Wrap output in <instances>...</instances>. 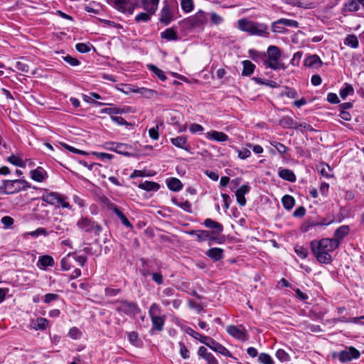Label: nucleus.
<instances>
[{
  "mask_svg": "<svg viewBox=\"0 0 364 364\" xmlns=\"http://www.w3.org/2000/svg\"><path fill=\"white\" fill-rule=\"evenodd\" d=\"M338 247V242L329 238H323L319 241L311 242V248L318 261L323 264H329L331 261L330 252Z\"/></svg>",
  "mask_w": 364,
  "mask_h": 364,
  "instance_id": "1",
  "label": "nucleus"
},
{
  "mask_svg": "<svg viewBox=\"0 0 364 364\" xmlns=\"http://www.w3.org/2000/svg\"><path fill=\"white\" fill-rule=\"evenodd\" d=\"M238 28L251 36L267 38L269 36L268 26L243 18L237 21Z\"/></svg>",
  "mask_w": 364,
  "mask_h": 364,
  "instance_id": "2",
  "label": "nucleus"
},
{
  "mask_svg": "<svg viewBox=\"0 0 364 364\" xmlns=\"http://www.w3.org/2000/svg\"><path fill=\"white\" fill-rule=\"evenodd\" d=\"M282 53L280 49L276 46H270L267 50V59L264 63L267 68L274 70H283L287 68L284 63L279 61Z\"/></svg>",
  "mask_w": 364,
  "mask_h": 364,
  "instance_id": "3",
  "label": "nucleus"
},
{
  "mask_svg": "<svg viewBox=\"0 0 364 364\" xmlns=\"http://www.w3.org/2000/svg\"><path fill=\"white\" fill-rule=\"evenodd\" d=\"M28 188H30V185L25 180H4L0 186V194H14Z\"/></svg>",
  "mask_w": 364,
  "mask_h": 364,
  "instance_id": "4",
  "label": "nucleus"
},
{
  "mask_svg": "<svg viewBox=\"0 0 364 364\" xmlns=\"http://www.w3.org/2000/svg\"><path fill=\"white\" fill-rule=\"evenodd\" d=\"M183 22L191 28L202 31L208 22L207 14L203 10H199L195 14L184 19Z\"/></svg>",
  "mask_w": 364,
  "mask_h": 364,
  "instance_id": "5",
  "label": "nucleus"
},
{
  "mask_svg": "<svg viewBox=\"0 0 364 364\" xmlns=\"http://www.w3.org/2000/svg\"><path fill=\"white\" fill-rule=\"evenodd\" d=\"M41 199L43 201L53 205L61 206L63 208H71L69 203L67 201V197L58 193L52 192L44 194Z\"/></svg>",
  "mask_w": 364,
  "mask_h": 364,
  "instance_id": "6",
  "label": "nucleus"
},
{
  "mask_svg": "<svg viewBox=\"0 0 364 364\" xmlns=\"http://www.w3.org/2000/svg\"><path fill=\"white\" fill-rule=\"evenodd\" d=\"M77 226L82 231L94 233L95 235H100L102 228L92 219L87 217H82L77 222Z\"/></svg>",
  "mask_w": 364,
  "mask_h": 364,
  "instance_id": "7",
  "label": "nucleus"
},
{
  "mask_svg": "<svg viewBox=\"0 0 364 364\" xmlns=\"http://www.w3.org/2000/svg\"><path fill=\"white\" fill-rule=\"evenodd\" d=\"M226 331L233 338L245 342L248 339V334L246 328L242 326L230 325L226 327Z\"/></svg>",
  "mask_w": 364,
  "mask_h": 364,
  "instance_id": "8",
  "label": "nucleus"
},
{
  "mask_svg": "<svg viewBox=\"0 0 364 364\" xmlns=\"http://www.w3.org/2000/svg\"><path fill=\"white\" fill-rule=\"evenodd\" d=\"M117 309L118 311L124 313L126 316L129 317L134 316L139 311L136 304L127 301L119 302L117 306Z\"/></svg>",
  "mask_w": 364,
  "mask_h": 364,
  "instance_id": "9",
  "label": "nucleus"
},
{
  "mask_svg": "<svg viewBox=\"0 0 364 364\" xmlns=\"http://www.w3.org/2000/svg\"><path fill=\"white\" fill-rule=\"evenodd\" d=\"M335 358H338L339 360L342 363L350 362L353 359H357L360 357V352L353 347H349L344 350H342Z\"/></svg>",
  "mask_w": 364,
  "mask_h": 364,
  "instance_id": "10",
  "label": "nucleus"
},
{
  "mask_svg": "<svg viewBox=\"0 0 364 364\" xmlns=\"http://www.w3.org/2000/svg\"><path fill=\"white\" fill-rule=\"evenodd\" d=\"M115 4L119 11L132 14L138 6V0H116Z\"/></svg>",
  "mask_w": 364,
  "mask_h": 364,
  "instance_id": "11",
  "label": "nucleus"
},
{
  "mask_svg": "<svg viewBox=\"0 0 364 364\" xmlns=\"http://www.w3.org/2000/svg\"><path fill=\"white\" fill-rule=\"evenodd\" d=\"M189 235L196 236V240L198 242L205 241H212L215 240V237L210 235L207 230H188L186 232Z\"/></svg>",
  "mask_w": 364,
  "mask_h": 364,
  "instance_id": "12",
  "label": "nucleus"
},
{
  "mask_svg": "<svg viewBox=\"0 0 364 364\" xmlns=\"http://www.w3.org/2000/svg\"><path fill=\"white\" fill-rule=\"evenodd\" d=\"M304 64L307 68L318 69L322 66L323 62L318 55L314 54L307 56L304 60Z\"/></svg>",
  "mask_w": 364,
  "mask_h": 364,
  "instance_id": "13",
  "label": "nucleus"
},
{
  "mask_svg": "<svg viewBox=\"0 0 364 364\" xmlns=\"http://www.w3.org/2000/svg\"><path fill=\"white\" fill-rule=\"evenodd\" d=\"M208 348L224 356L232 358V355L230 350L220 343L215 341L214 339L212 341V342H210Z\"/></svg>",
  "mask_w": 364,
  "mask_h": 364,
  "instance_id": "14",
  "label": "nucleus"
},
{
  "mask_svg": "<svg viewBox=\"0 0 364 364\" xmlns=\"http://www.w3.org/2000/svg\"><path fill=\"white\" fill-rule=\"evenodd\" d=\"M250 190V187L248 185L241 186L235 192V196L237 202L240 206H245L246 204V199L245 195L247 194Z\"/></svg>",
  "mask_w": 364,
  "mask_h": 364,
  "instance_id": "15",
  "label": "nucleus"
},
{
  "mask_svg": "<svg viewBox=\"0 0 364 364\" xmlns=\"http://www.w3.org/2000/svg\"><path fill=\"white\" fill-rule=\"evenodd\" d=\"M205 136L207 139L216 141L218 142H224L227 141L229 139L228 136L222 132H218V131H210L208 132L205 134Z\"/></svg>",
  "mask_w": 364,
  "mask_h": 364,
  "instance_id": "16",
  "label": "nucleus"
},
{
  "mask_svg": "<svg viewBox=\"0 0 364 364\" xmlns=\"http://www.w3.org/2000/svg\"><path fill=\"white\" fill-rule=\"evenodd\" d=\"M203 225L207 228L211 229L213 234H219L223 231V225L210 218L205 219L203 222Z\"/></svg>",
  "mask_w": 364,
  "mask_h": 364,
  "instance_id": "17",
  "label": "nucleus"
},
{
  "mask_svg": "<svg viewBox=\"0 0 364 364\" xmlns=\"http://www.w3.org/2000/svg\"><path fill=\"white\" fill-rule=\"evenodd\" d=\"M350 231V228L348 225H342L339 227L334 233V237L331 239L332 241L338 242V247L340 245V242L346 237Z\"/></svg>",
  "mask_w": 364,
  "mask_h": 364,
  "instance_id": "18",
  "label": "nucleus"
},
{
  "mask_svg": "<svg viewBox=\"0 0 364 364\" xmlns=\"http://www.w3.org/2000/svg\"><path fill=\"white\" fill-rule=\"evenodd\" d=\"M171 142L178 148L183 149L187 151L190 150V146L188 144L187 137L184 136L172 138L171 139Z\"/></svg>",
  "mask_w": 364,
  "mask_h": 364,
  "instance_id": "19",
  "label": "nucleus"
},
{
  "mask_svg": "<svg viewBox=\"0 0 364 364\" xmlns=\"http://www.w3.org/2000/svg\"><path fill=\"white\" fill-rule=\"evenodd\" d=\"M360 5L364 8V0H349L344 4L343 9L346 11H357L360 9Z\"/></svg>",
  "mask_w": 364,
  "mask_h": 364,
  "instance_id": "20",
  "label": "nucleus"
},
{
  "mask_svg": "<svg viewBox=\"0 0 364 364\" xmlns=\"http://www.w3.org/2000/svg\"><path fill=\"white\" fill-rule=\"evenodd\" d=\"M75 253H69L66 257L61 259L60 264L61 268L68 271L71 268L74 267L75 264Z\"/></svg>",
  "mask_w": 364,
  "mask_h": 364,
  "instance_id": "21",
  "label": "nucleus"
},
{
  "mask_svg": "<svg viewBox=\"0 0 364 364\" xmlns=\"http://www.w3.org/2000/svg\"><path fill=\"white\" fill-rule=\"evenodd\" d=\"M159 2V0H141L144 10L150 14H155Z\"/></svg>",
  "mask_w": 364,
  "mask_h": 364,
  "instance_id": "22",
  "label": "nucleus"
},
{
  "mask_svg": "<svg viewBox=\"0 0 364 364\" xmlns=\"http://www.w3.org/2000/svg\"><path fill=\"white\" fill-rule=\"evenodd\" d=\"M30 175L31 178L37 182H43L47 177V173L41 168L31 170Z\"/></svg>",
  "mask_w": 364,
  "mask_h": 364,
  "instance_id": "23",
  "label": "nucleus"
},
{
  "mask_svg": "<svg viewBox=\"0 0 364 364\" xmlns=\"http://www.w3.org/2000/svg\"><path fill=\"white\" fill-rule=\"evenodd\" d=\"M278 175L282 179L290 182H294L296 180L295 174L290 169L280 168L279 170Z\"/></svg>",
  "mask_w": 364,
  "mask_h": 364,
  "instance_id": "24",
  "label": "nucleus"
},
{
  "mask_svg": "<svg viewBox=\"0 0 364 364\" xmlns=\"http://www.w3.org/2000/svg\"><path fill=\"white\" fill-rule=\"evenodd\" d=\"M206 255L214 261H219L223 257V250L219 247H213L207 251Z\"/></svg>",
  "mask_w": 364,
  "mask_h": 364,
  "instance_id": "25",
  "label": "nucleus"
},
{
  "mask_svg": "<svg viewBox=\"0 0 364 364\" xmlns=\"http://www.w3.org/2000/svg\"><path fill=\"white\" fill-rule=\"evenodd\" d=\"M172 14L168 6H165L161 10L160 21L165 25H168L172 21Z\"/></svg>",
  "mask_w": 364,
  "mask_h": 364,
  "instance_id": "26",
  "label": "nucleus"
},
{
  "mask_svg": "<svg viewBox=\"0 0 364 364\" xmlns=\"http://www.w3.org/2000/svg\"><path fill=\"white\" fill-rule=\"evenodd\" d=\"M343 43L346 46L355 49L359 46V41L358 37L354 34L348 35L343 40Z\"/></svg>",
  "mask_w": 364,
  "mask_h": 364,
  "instance_id": "27",
  "label": "nucleus"
},
{
  "mask_svg": "<svg viewBox=\"0 0 364 364\" xmlns=\"http://www.w3.org/2000/svg\"><path fill=\"white\" fill-rule=\"evenodd\" d=\"M242 63L243 65L242 75L250 76L255 71V65L248 60H243Z\"/></svg>",
  "mask_w": 364,
  "mask_h": 364,
  "instance_id": "28",
  "label": "nucleus"
},
{
  "mask_svg": "<svg viewBox=\"0 0 364 364\" xmlns=\"http://www.w3.org/2000/svg\"><path fill=\"white\" fill-rule=\"evenodd\" d=\"M138 186L141 189H143V190H145L147 191H157L160 187V186L157 183L153 182V181H145L139 183Z\"/></svg>",
  "mask_w": 364,
  "mask_h": 364,
  "instance_id": "29",
  "label": "nucleus"
},
{
  "mask_svg": "<svg viewBox=\"0 0 364 364\" xmlns=\"http://www.w3.org/2000/svg\"><path fill=\"white\" fill-rule=\"evenodd\" d=\"M132 146L127 144L116 143L114 151L124 156H130L131 154L128 150L131 149Z\"/></svg>",
  "mask_w": 364,
  "mask_h": 364,
  "instance_id": "30",
  "label": "nucleus"
},
{
  "mask_svg": "<svg viewBox=\"0 0 364 364\" xmlns=\"http://www.w3.org/2000/svg\"><path fill=\"white\" fill-rule=\"evenodd\" d=\"M161 38L167 41H176L178 40V35L176 32L172 28H169L166 29L161 33Z\"/></svg>",
  "mask_w": 364,
  "mask_h": 364,
  "instance_id": "31",
  "label": "nucleus"
},
{
  "mask_svg": "<svg viewBox=\"0 0 364 364\" xmlns=\"http://www.w3.org/2000/svg\"><path fill=\"white\" fill-rule=\"evenodd\" d=\"M14 68L19 72L23 73H28L29 71V64L25 59L21 60L16 61L14 65Z\"/></svg>",
  "mask_w": 364,
  "mask_h": 364,
  "instance_id": "32",
  "label": "nucleus"
},
{
  "mask_svg": "<svg viewBox=\"0 0 364 364\" xmlns=\"http://www.w3.org/2000/svg\"><path fill=\"white\" fill-rule=\"evenodd\" d=\"M168 188L173 191H178L182 187V183L176 178H171L167 182Z\"/></svg>",
  "mask_w": 364,
  "mask_h": 364,
  "instance_id": "33",
  "label": "nucleus"
},
{
  "mask_svg": "<svg viewBox=\"0 0 364 364\" xmlns=\"http://www.w3.org/2000/svg\"><path fill=\"white\" fill-rule=\"evenodd\" d=\"M31 328L35 330H45L48 326V320H30Z\"/></svg>",
  "mask_w": 364,
  "mask_h": 364,
  "instance_id": "34",
  "label": "nucleus"
},
{
  "mask_svg": "<svg viewBox=\"0 0 364 364\" xmlns=\"http://www.w3.org/2000/svg\"><path fill=\"white\" fill-rule=\"evenodd\" d=\"M134 92L139 93L146 98H152L156 97L157 95V92L155 90L145 87L138 88L134 90Z\"/></svg>",
  "mask_w": 364,
  "mask_h": 364,
  "instance_id": "35",
  "label": "nucleus"
},
{
  "mask_svg": "<svg viewBox=\"0 0 364 364\" xmlns=\"http://www.w3.org/2000/svg\"><path fill=\"white\" fill-rule=\"evenodd\" d=\"M282 203L285 209L290 210L294 206L295 200L291 196L285 195L282 198Z\"/></svg>",
  "mask_w": 364,
  "mask_h": 364,
  "instance_id": "36",
  "label": "nucleus"
},
{
  "mask_svg": "<svg viewBox=\"0 0 364 364\" xmlns=\"http://www.w3.org/2000/svg\"><path fill=\"white\" fill-rule=\"evenodd\" d=\"M43 267H51L54 264L53 258L50 255H44L39 258L38 262Z\"/></svg>",
  "mask_w": 364,
  "mask_h": 364,
  "instance_id": "37",
  "label": "nucleus"
},
{
  "mask_svg": "<svg viewBox=\"0 0 364 364\" xmlns=\"http://www.w3.org/2000/svg\"><path fill=\"white\" fill-rule=\"evenodd\" d=\"M181 6L185 13H190L194 9V3L193 0H181Z\"/></svg>",
  "mask_w": 364,
  "mask_h": 364,
  "instance_id": "38",
  "label": "nucleus"
},
{
  "mask_svg": "<svg viewBox=\"0 0 364 364\" xmlns=\"http://www.w3.org/2000/svg\"><path fill=\"white\" fill-rule=\"evenodd\" d=\"M114 213L118 216V218L120 219L122 223L127 227V228H132V225L131 223L128 220V219L126 218V216L117 208H114L113 209Z\"/></svg>",
  "mask_w": 364,
  "mask_h": 364,
  "instance_id": "39",
  "label": "nucleus"
},
{
  "mask_svg": "<svg viewBox=\"0 0 364 364\" xmlns=\"http://www.w3.org/2000/svg\"><path fill=\"white\" fill-rule=\"evenodd\" d=\"M292 5L304 9H311L315 7V5L312 2H305L302 0H294Z\"/></svg>",
  "mask_w": 364,
  "mask_h": 364,
  "instance_id": "40",
  "label": "nucleus"
},
{
  "mask_svg": "<svg viewBox=\"0 0 364 364\" xmlns=\"http://www.w3.org/2000/svg\"><path fill=\"white\" fill-rule=\"evenodd\" d=\"M148 68L151 70L160 80L164 81L166 80V77L164 75V73L161 69L158 68L156 66L152 64H149L147 65Z\"/></svg>",
  "mask_w": 364,
  "mask_h": 364,
  "instance_id": "41",
  "label": "nucleus"
},
{
  "mask_svg": "<svg viewBox=\"0 0 364 364\" xmlns=\"http://www.w3.org/2000/svg\"><path fill=\"white\" fill-rule=\"evenodd\" d=\"M277 23H281V25L292 28H298L299 23L298 21L293 19L280 18L277 20Z\"/></svg>",
  "mask_w": 364,
  "mask_h": 364,
  "instance_id": "42",
  "label": "nucleus"
},
{
  "mask_svg": "<svg viewBox=\"0 0 364 364\" xmlns=\"http://www.w3.org/2000/svg\"><path fill=\"white\" fill-rule=\"evenodd\" d=\"M173 203L178 207L182 208L186 212H191V204L188 200L179 202L177 200H173Z\"/></svg>",
  "mask_w": 364,
  "mask_h": 364,
  "instance_id": "43",
  "label": "nucleus"
},
{
  "mask_svg": "<svg viewBox=\"0 0 364 364\" xmlns=\"http://www.w3.org/2000/svg\"><path fill=\"white\" fill-rule=\"evenodd\" d=\"M353 93V88L350 85H346V87L340 90V96L343 100H345L348 95Z\"/></svg>",
  "mask_w": 364,
  "mask_h": 364,
  "instance_id": "44",
  "label": "nucleus"
},
{
  "mask_svg": "<svg viewBox=\"0 0 364 364\" xmlns=\"http://www.w3.org/2000/svg\"><path fill=\"white\" fill-rule=\"evenodd\" d=\"M159 307L156 304H153L149 308V315L151 318H161L159 316Z\"/></svg>",
  "mask_w": 364,
  "mask_h": 364,
  "instance_id": "45",
  "label": "nucleus"
},
{
  "mask_svg": "<svg viewBox=\"0 0 364 364\" xmlns=\"http://www.w3.org/2000/svg\"><path fill=\"white\" fill-rule=\"evenodd\" d=\"M153 14H150L147 11H146V13H144V12L139 13V14H137L135 16V21L138 23L141 22V21L147 22L150 20L151 16Z\"/></svg>",
  "mask_w": 364,
  "mask_h": 364,
  "instance_id": "46",
  "label": "nucleus"
},
{
  "mask_svg": "<svg viewBox=\"0 0 364 364\" xmlns=\"http://www.w3.org/2000/svg\"><path fill=\"white\" fill-rule=\"evenodd\" d=\"M258 360L262 364H274L272 357L267 353H260Z\"/></svg>",
  "mask_w": 364,
  "mask_h": 364,
  "instance_id": "47",
  "label": "nucleus"
},
{
  "mask_svg": "<svg viewBox=\"0 0 364 364\" xmlns=\"http://www.w3.org/2000/svg\"><path fill=\"white\" fill-rule=\"evenodd\" d=\"M8 161L11 164H14V165H15L16 166H18V167H23L24 165H25L23 161L21 159H20L19 157H18V156H16L15 155L10 156L8 158Z\"/></svg>",
  "mask_w": 364,
  "mask_h": 364,
  "instance_id": "48",
  "label": "nucleus"
},
{
  "mask_svg": "<svg viewBox=\"0 0 364 364\" xmlns=\"http://www.w3.org/2000/svg\"><path fill=\"white\" fill-rule=\"evenodd\" d=\"M125 112L124 109L117 107L105 108L102 109V113H106L109 114H117Z\"/></svg>",
  "mask_w": 364,
  "mask_h": 364,
  "instance_id": "49",
  "label": "nucleus"
},
{
  "mask_svg": "<svg viewBox=\"0 0 364 364\" xmlns=\"http://www.w3.org/2000/svg\"><path fill=\"white\" fill-rule=\"evenodd\" d=\"M270 144L274 146L277 151L281 154H284L287 152V148L286 146H284L283 144L282 143H279V142H277V141H272V142H270Z\"/></svg>",
  "mask_w": 364,
  "mask_h": 364,
  "instance_id": "50",
  "label": "nucleus"
},
{
  "mask_svg": "<svg viewBox=\"0 0 364 364\" xmlns=\"http://www.w3.org/2000/svg\"><path fill=\"white\" fill-rule=\"evenodd\" d=\"M302 55L303 53L301 51L296 52L290 60V64L293 66H299Z\"/></svg>",
  "mask_w": 364,
  "mask_h": 364,
  "instance_id": "51",
  "label": "nucleus"
},
{
  "mask_svg": "<svg viewBox=\"0 0 364 364\" xmlns=\"http://www.w3.org/2000/svg\"><path fill=\"white\" fill-rule=\"evenodd\" d=\"M68 228L65 223H60L59 224L53 225V230L57 234L64 233L65 232L68 231Z\"/></svg>",
  "mask_w": 364,
  "mask_h": 364,
  "instance_id": "52",
  "label": "nucleus"
},
{
  "mask_svg": "<svg viewBox=\"0 0 364 364\" xmlns=\"http://www.w3.org/2000/svg\"><path fill=\"white\" fill-rule=\"evenodd\" d=\"M276 356L282 362L287 361L289 359V354L282 349H279L276 352Z\"/></svg>",
  "mask_w": 364,
  "mask_h": 364,
  "instance_id": "53",
  "label": "nucleus"
},
{
  "mask_svg": "<svg viewBox=\"0 0 364 364\" xmlns=\"http://www.w3.org/2000/svg\"><path fill=\"white\" fill-rule=\"evenodd\" d=\"M295 252L297 254V255L301 257V259H304L307 257L308 251L306 248H304L302 246H296Z\"/></svg>",
  "mask_w": 364,
  "mask_h": 364,
  "instance_id": "54",
  "label": "nucleus"
},
{
  "mask_svg": "<svg viewBox=\"0 0 364 364\" xmlns=\"http://www.w3.org/2000/svg\"><path fill=\"white\" fill-rule=\"evenodd\" d=\"M76 50L82 53H88L90 50V46L87 44L79 43L75 45Z\"/></svg>",
  "mask_w": 364,
  "mask_h": 364,
  "instance_id": "55",
  "label": "nucleus"
},
{
  "mask_svg": "<svg viewBox=\"0 0 364 364\" xmlns=\"http://www.w3.org/2000/svg\"><path fill=\"white\" fill-rule=\"evenodd\" d=\"M153 328L151 329V333H153L154 330L161 331L164 326V320H152Z\"/></svg>",
  "mask_w": 364,
  "mask_h": 364,
  "instance_id": "56",
  "label": "nucleus"
},
{
  "mask_svg": "<svg viewBox=\"0 0 364 364\" xmlns=\"http://www.w3.org/2000/svg\"><path fill=\"white\" fill-rule=\"evenodd\" d=\"M210 20L215 25H219L223 22V18L215 12L210 14Z\"/></svg>",
  "mask_w": 364,
  "mask_h": 364,
  "instance_id": "57",
  "label": "nucleus"
},
{
  "mask_svg": "<svg viewBox=\"0 0 364 364\" xmlns=\"http://www.w3.org/2000/svg\"><path fill=\"white\" fill-rule=\"evenodd\" d=\"M296 129H300L301 132H315L316 130L309 124L306 122H303L299 124Z\"/></svg>",
  "mask_w": 364,
  "mask_h": 364,
  "instance_id": "58",
  "label": "nucleus"
},
{
  "mask_svg": "<svg viewBox=\"0 0 364 364\" xmlns=\"http://www.w3.org/2000/svg\"><path fill=\"white\" fill-rule=\"evenodd\" d=\"M28 235L32 237H38V235L47 236L48 234L45 228H38L36 230L30 232Z\"/></svg>",
  "mask_w": 364,
  "mask_h": 364,
  "instance_id": "59",
  "label": "nucleus"
},
{
  "mask_svg": "<svg viewBox=\"0 0 364 364\" xmlns=\"http://www.w3.org/2000/svg\"><path fill=\"white\" fill-rule=\"evenodd\" d=\"M282 95L289 98H296L298 96L297 92L294 89L289 87H286Z\"/></svg>",
  "mask_w": 364,
  "mask_h": 364,
  "instance_id": "60",
  "label": "nucleus"
},
{
  "mask_svg": "<svg viewBox=\"0 0 364 364\" xmlns=\"http://www.w3.org/2000/svg\"><path fill=\"white\" fill-rule=\"evenodd\" d=\"M237 151L238 157L242 160L246 159L251 154L250 151L247 148H244V149H242L240 150L238 149Z\"/></svg>",
  "mask_w": 364,
  "mask_h": 364,
  "instance_id": "61",
  "label": "nucleus"
},
{
  "mask_svg": "<svg viewBox=\"0 0 364 364\" xmlns=\"http://www.w3.org/2000/svg\"><path fill=\"white\" fill-rule=\"evenodd\" d=\"M331 170L330 166L328 164H322L320 165L318 168V171L321 173V174L323 176L328 177L329 176V171Z\"/></svg>",
  "mask_w": 364,
  "mask_h": 364,
  "instance_id": "62",
  "label": "nucleus"
},
{
  "mask_svg": "<svg viewBox=\"0 0 364 364\" xmlns=\"http://www.w3.org/2000/svg\"><path fill=\"white\" fill-rule=\"evenodd\" d=\"M190 132L192 134L202 133L204 130L203 127L198 124H191L189 127Z\"/></svg>",
  "mask_w": 364,
  "mask_h": 364,
  "instance_id": "63",
  "label": "nucleus"
},
{
  "mask_svg": "<svg viewBox=\"0 0 364 364\" xmlns=\"http://www.w3.org/2000/svg\"><path fill=\"white\" fill-rule=\"evenodd\" d=\"M149 135L150 138H151L154 140H158L159 138V125H156V127L151 128L149 130Z\"/></svg>",
  "mask_w": 364,
  "mask_h": 364,
  "instance_id": "64",
  "label": "nucleus"
}]
</instances>
